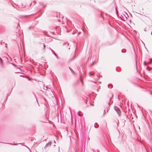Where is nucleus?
<instances>
[{
  "label": "nucleus",
  "mask_w": 152,
  "mask_h": 152,
  "mask_svg": "<svg viewBox=\"0 0 152 152\" xmlns=\"http://www.w3.org/2000/svg\"><path fill=\"white\" fill-rule=\"evenodd\" d=\"M64 45H66L67 46H68L69 45V43H64V44H63Z\"/></svg>",
  "instance_id": "obj_6"
},
{
  "label": "nucleus",
  "mask_w": 152,
  "mask_h": 152,
  "mask_svg": "<svg viewBox=\"0 0 152 152\" xmlns=\"http://www.w3.org/2000/svg\"><path fill=\"white\" fill-rule=\"evenodd\" d=\"M51 50L54 53V55L56 56L57 57V58H58V57L57 56V55L56 54V53H55V52L52 50L51 49Z\"/></svg>",
  "instance_id": "obj_4"
},
{
  "label": "nucleus",
  "mask_w": 152,
  "mask_h": 152,
  "mask_svg": "<svg viewBox=\"0 0 152 152\" xmlns=\"http://www.w3.org/2000/svg\"><path fill=\"white\" fill-rule=\"evenodd\" d=\"M69 69L72 73H73L74 74H75L74 71L70 67H69Z\"/></svg>",
  "instance_id": "obj_5"
},
{
  "label": "nucleus",
  "mask_w": 152,
  "mask_h": 152,
  "mask_svg": "<svg viewBox=\"0 0 152 152\" xmlns=\"http://www.w3.org/2000/svg\"><path fill=\"white\" fill-rule=\"evenodd\" d=\"M144 31H146V30H145H145H144Z\"/></svg>",
  "instance_id": "obj_13"
},
{
  "label": "nucleus",
  "mask_w": 152,
  "mask_h": 152,
  "mask_svg": "<svg viewBox=\"0 0 152 152\" xmlns=\"http://www.w3.org/2000/svg\"><path fill=\"white\" fill-rule=\"evenodd\" d=\"M54 143H56V142H55V141H54Z\"/></svg>",
  "instance_id": "obj_12"
},
{
  "label": "nucleus",
  "mask_w": 152,
  "mask_h": 152,
  "mask_svg": "<svg viewBox=\"0 0 152 152\" xmlns=\"http://www.w3.org/2000/svg\"><path fill=\"white\" fill-rule=\"evenodd\" d=\"M89 74H90V76H91V75H92V74H90V73H89Z\"/></svg>",
  "instance_id": "obj_8"
},
{
  "label": "nucleus",
  "mask_w": 152,
  "mask_h": 152,
  "mask_svg": "<svg viewBox=\"0 0 152 152\" xmlns=\"http://www.w3.org/2000/svg\"><path fill=\"white\" fill-rule=\"evenodd\" d=\"M121 51L122 52H123L122 50H121Z\"/></svg>",
  "instance_id": "obj_14"
},
{
  "label": "nucleus",
  "mask_w": 152,
  "mask_h": 152,
  "mask_svg": "<svg viewBox=\"0 0 152 152\" xmlns=\"http://www.w3.org/2000/svg\"><path fill=\"white\" fill-rule=\"evenodd\" d=\"M94 127L96 128V126H95V125H94Z\"/></svg>",
  "instance_id": "obj_10"
},
{
  "label": "nucleus",
  "mask_w": 152,
  "mask_h": 152,
  "mask_svg": "<svg viewBox=\"0 0 152 152\" xmlns=\"http://www.w3.org/2000/svg\"><path fill=\"white\" fill-rule=\"evenodd\" d=\"M151 35H152V32H151Z\"/></svg>",
  "instance_id": "obj_11"
},
{
  "label": "nucleus",
  "mask_w": 152,
  "mask_h": 152,
  "mask_svg": "<svg viewBox=\"0 0 152 152\" xmlns=\"http://www.w3.org/2000/svg\"><path fill=\"white\" fill-rule=\"evenodd\" d=\"M43 45H43V46H44L43 49H45V45L44 44H43Z\"/></svg>",
  "instance_id": "obj_7"
},
{
  "label": "nucleus",
  "mask_w": 152,
  "mask_h": 152,
  "mask_svg": "<svg viewBox=\"0 0 152 152\" xmlns=\"http://www.w3.org/2000/svg\"><path fill=\"white\" fill-rule=\"evenodd\" d=\"M52 143V142L51 141H50L49 142H48V143H47L45 147V148H46V147H50V146L51 145Z\"/></svg>",
  "instance_id": "obj_2"
},
{
  "label": "nucleus",
  "mask_w": 152,
  "mask_h": 152,
  "mask_svg": "<svg viewBox=\"0 0 152 152\" xmlns=\"http://www.w3.org/2000/svg\"><path fill=\"white\" fill-rule=\"evenodd\" d=\"M0 66L2 67H3L2 60L1 59H0Z\"/></svg>",
  "instance_id": "obj_3"
},
{
  "label": "nucleus",
  "mask_w": 152,
  "mask_h": 152,
  "mask_svg": "<svg viewBox=\"0 0 152 152\" xmlns=\"http://www.w3.org/2000/svg\"><path fill=\"white\" fill-rule=\"evenodd\" d=\"M114 109L117 112L118 115H120L121 111H120V110L119 109L118 107H117V106H114Z\"/></svg>",
  "instance_id": "obj_1"
},
{
  "label": "nucleus",
  "mask_w": 152,
  "mask_h": 152,
  "mask_svg": "<svg viewBox=\"0 0 152 152\" xmlns=\"http://www.w3.org/2000/svg\"><path fill=\"white\" fill-rule=\"evenodd\" d=\"M14 145H17V144H15Z\"/></svg>",
  "instance_id": "obj_9"
}]
</instances>
